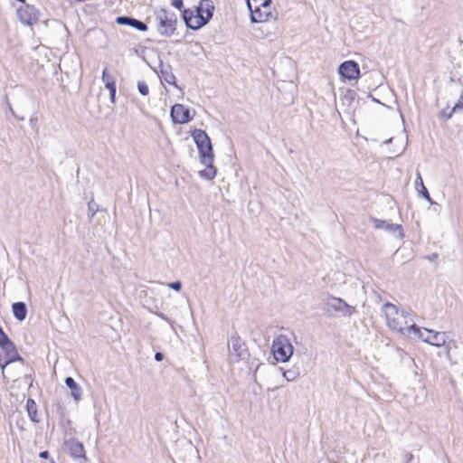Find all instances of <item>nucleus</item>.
<instances>
[{
    "label": "nucleus",
    "mask_w": 463,
    "mask_h": 463,
    "mask_svg": "<svg viewBox=\"0 0 463 463\" xmlns=\"http://www.w3.org/2000/svg\"><path fill=\"white\" fill-rule=\"evenodd\" d=\"M383 310L386 325L391 330L406 336L420 334V327L414 323L413 314L411 310L401 309L390 302H386L383 306Z\"/></svg>",
    "instance_id": "obj_1"
},
{
    "label": "nucleus",
    "mask_w": 463,
    "mask_h": 463,
    "mask_svg": "<svg viewBox=\"0 0 463 463\" xmlns=\"http://www.w3.org/2000/svg\"><path fill=\"white\" fill-rule=\"evenodd\" d=\"M415 186H416V189L420 195H421L424 199H426L430 203H433V201L429 194V191L423 184V181H422L420 172H417Z\"/></svg>",
    "instance_id": "obj_19"
},
{
    "label": "nucleus",
    "mask_w": 463,
    "mask_h": 463,
    "mask_svg": "<svg viewBox=\"0 0 463 463\" xmlns=\"http://www.w3.org/2000/svg\"><path fill=\"white\" fill-rule=\"evenodd\" d=\"M101 80H102L106 89L110 88V86H116L115 79L113 76L109 74L107 68H105L102 71Z\"/></svg>",
    "instance_id": "obj_22"
},
{
    "label": "nucleus",
    "mask_w": 463,
    "mask_h": 463,
    "mask_svg": "<svg viewBox=\"0 0 463 463\" xmlns=\"http://www.w3.org/2000/svg\"><path fill=\"white\" fill-rule=\"evenodd\" d=\"M0 355L21 358L7 335H4L0 338Z\"/></svg>",
    "instance_id": "obj_15"
},
{
    "label": "nucleus",
    "mask_w": 463,
    "mask_h": 463,
    "mask_svg": "<svg viewBox=\"0 0 463 463\" xmlns=\"http://www.w3.org/2000/svg\"><path fill=\"white\" fill-rule=\"evenodd\" d=\"M14 317L18 321H24L27 316V307L24 302H15L12 305Z\"/></svg>",
    "instance_id": "obj_18"
},
{
    "label": "nucleus",
    "mask_w": 463,
    "mask_h": 463,
    "mask_svg": "<svg viewBox=\"0 0 463 463\" xmlns=\"http://www.w3.org/2000/svg\"><path fill=\"white\" fill-rule=\"evenodd\" d=\"M254 5H261L263 9H269L271 0H250Z\"/></svg>",
    "instance_id": "obj_29"
},
{
    "label": "nucleus",
    "mask_w": 463,
    "mask_h": 463,
    "mask_svg": "<svg viewBox=\"0 0 463 463\" xmlns=\"http://www.w3.org/2000/svg\"><path fill=\"white\" fill-rule=\"evenodd\" d=\"M463 109V91L461 92L458 102L452 107V112H459Z\"/></svg>",
    "instance_id": "obj_30"
},
{
    "label": "nucleus",
    "mask_w": 463,
    "mask_h": 463,
    "mask_svg": "<svg viewBox=\"0 0 463 463\" xmlns=\"http://www.w3.org/2000/svg\"><path fill=\"white\" fill-rule=\"evenodd\" d=\"M21 358H16V357H11V356H4V355H0V367L2 368V370L4 371V369L11 363L16 361V360H20Z\"/></svg>",
    "instance_id": "obj_26"
},
{
    "label": "nucleus",
    "mask_w": 463,
    "mask_h": 463,
    "mask_svg": "<svg viewBox=\"0 0 463 463\" xmlns=\"http://www.w3.org/2000/svg\"><path fill=\"white\" fill-rule=\"evenodd\" d=\"M405 458H406V463H409L410 461H411V460H412V458H413V455H412L411 453H407V454L405 455Z\"/></svg>",
    "instance_id": "obj_38"
},
{
    "label": "nucleus",
    "mask_w": 463,
    "mask_h": 463,
    "mask_svg": "<svg viewBox=\"0 0 463 463\" xmlns=\"http://www.w3.org/2000/svg\"><path fill=\"white\" fill-rule=\"evenodd\" d=\"M229 354L233 362L245 360L249 356L246 344L241 340L237 333L231 335L228 340Z\"/></svg>",
    "instance_id": "obj_6"
},
{
    "label": "nucleus",
    "mask_w": 463,
    "mask_h": 463,
    "mask_svg": "<svg viewBox=\"0 0 463 463\" xmlns=\"http://www.w3.org/2000/svg\"><path fill=\"white\" fill-rule=\"evenodd\" d=\"M109 91V99L111 102H115V97L117 92V86H110L107 89Z\"/></svg>",
    "instance_id": "obj_32"
},
{
    "label": "nucleus",
    "mask_w": 463,
    "mask_h": 463,
    "mask_svg": "<svg viewBox=\"0 0 463 463\" xmlns=\"http://www.w3.org/2000/svg\"><path fill=\"white\" fill-rule=\"evenodd\" d=\"M192 137L196 144L199 152V158L202 165L206 168L199 171V175L205 180H213L217 173L213 163V149L211 139L207 133L202 129H194Z\"/></svg>",
    "instance_id": "obj_2"
},
{
    "label": "nucleus",
    "mask_w": 463,
    "mask_h": 463,
    "mask_svg": "<svg viewBox=\"0 0 463 463\" xmlns=\"http://www.w3.org/2000/svg\"><path fill=\"white\" fill-rule=\"evenodd\" d=\"M168 287L175 291L180 290L182 283L180 281H174L168 284Z\"/></svg>",
    "instance_id": "obj_33"
},
{
    "label": "nucleus",
    "mask_w": 463,
    "mask_h": 463,
    "mask_svg": "<svg viewBox=\"0 0 463 463\" xmlns=\"http://www.w3.org/2000/svg\"><path fill=\"white\" fill-rule=\"evenodd\" d=\"M372 222L375 229H383L391 233L397 232L398 234L396 237L398 239H402L404 237L403 230L401 224L390 223L384 220H380L374 217L372 218Z\"/></svg>",
    "instance_id": "obj_13"
},
{
    "label": "nucleus",
    "mask_w": 463,
    "mask_h": 463,
    "mask_svg": "<svg viewBox=\"0 0 463 463\" xmlns=\"http://www.w3.org/2000/svg\"><path fill=\"white\" fill-rule=\"evenodd\" d=\"M356 98V92L354 90H347L342 96L341 100L344 104L350 106Z\"/></svg>",
    "instance_id": "obj_23"
},
{
    "label": "nucleus",
    "mask_w": 463,
    "mask_h": 463,
    "mask_svg": "<svg viewBox=\"0 0 463 463\" xmlns=\"http://www.w3.org/2000/svg\"><path fill=\"white\" fill-rule=\"evenodd\" d=\"M397 352H398L399 356L401 357V359H403V356L406 355V353L402 349H401V348H398Z\"/></svg>",
    "instance_id": "obj_39"
},
{
    "label": "nucleus",
    "mask_w": 463,
    "mask_h": 463,
    "mask_svg": "<svg viewBox=\"0 0 463 463\" xmlns=\"http://www.w3.org/2000/svg\"><path fill=\"white\" fill-rule=\"evenodd\" d=\"M392 138H389V139H387L386 141H384V143H385V144L391 143V142H392Z\"/></svg>",
    "instance_id": "obj_41"
},
{
    "label": "nucleus",
    "mask_w": 463,
    "mask_h": 463,
    "mask_svg": "<svg viewBox=\"0 0 463 463\" xmlns=\"http://www.w3.org/2000/svg\"><path fill=\"white\" fill-rule=\"evenodd\" d=\"M64 445L68 449L71 457L86 460V451L80 441L70 439L64 442Z\"/></svg>",
    "instance_id": "obj_14"
},
{
    "label": "nucleus",
    "mask_w": 463,
    "mask_h": 463,
    "mask_svg": "<svg viewBox=\"0 0 463 463\" xmlns=\"http://www.w3.org/2000/svg\"><path fill=\"white\" fill-rule=\"evenodd\" d=\"M171 118L174 123L184 124L191 120L190 110L183 104H175L170 111Z\"/></svg>",
    "instance_id": "obj_12"
},
{
    "label": "nucleus",
    "mask_w": 463,
    "mask_h": 463,
    "mask_svg": "<svg viewBox=\"0 0 463 463\" xmlns=\"http://www.w3.org/2000/svg\"><path fill=\"white\" fill-rule=\"evenodd\" d=\"M99 212V205L94 202L93 198L88 203V215L91 220L95 214Z\"/></svg>",
    "instance_id": "obj_24"
},
{
    "label": "nucleus",
    "mask_w": 463,
    "mask_h": 463,
    "mask_svg": "<svg viewBox=\"0 0 463 463\" xmlns=\"http://www.w3.org/2000/svg\"><path fill=\"white\" fill-rule=\"evenodd\" d=\"M246 4L250 12V21L252 23H264L272 16L270 11L263 9L261 5H253L250 0H246Z\"/></svg>",
    "instance_id": "obj_9"
},
{
    "label": "nucleus",
    "mask_w": 463,
    "mask_h": 463,
    "mask_svg": "<svg viewBox=\"0 0 463 463\" xmlns=\"http://www.w3.org/2000/svg\"><path fill=\"white\" fill-rule=\"evenodd\" d=\"M116 23L120 25L131 26L139 32H146L147 30L146 24L131 16H118Z\"/></svg>",
    "instance_id": "obj_16"
},
{
    "label": "nucleus",
    "mask_w": 463,
    "mask_h": 463,
    "mask_svg": "<svg viewBox=\"0 0 463 463\" xmlns=\"http://www.w3.org/2000/svg\"><path fill=\"white\" fill-rule=\"evenodd\" d=\"M205 15H206V9L204 7L201 8V2H200L199 5L194 10V16H201V17L204 18Z\"/></svg>",
    "instance_id": "obj_31"
},
{
    "label": "nucleus",
    "mask_w": 463,
    "mask_h": 463,
    "mask_svg": "<svg viewBox=\"0 0 463 463\" xmlns=\"http://www.w3.org/2000/svg\"><path fill=\"white\" fill-rule=\"evenodd\" d=\"M437 257H438V255H437L436 253H434V254H432L431 256H430L428 259H429L430 260H432L436 259Z\"/></svg>",
    "instance_id": "obj_40"
},
{
    "label": "nucleus",
    "mask_w": 463,
    "mask_h": 463,
    "mask_svg": "<svg viewBox=\"0 0 463 463\" xmlns=\"http://www.w3.org/2000/svg\"><path fill=\"white\" fill-rule=\"evenodd\" d=\"M424 331L428 334L424 336L423 333L420 329L419 335H413L415 338L421 339L423 342L428 343L431 345L439 347L446 345V333L445 332H435L427 328Z\"/></svg>",
    "instance_id": "obj_7"
},
{
    "label": "nucleus",
    "mask_w": 463,
    "mask_h": 463,
    "mask_svg": "<svg viewBox=\"0 0 463 463\" xmlns=\"http://www.w3.org/2000/svg\"><path fill=\"white\" fill-rule=\"evenodd\" d=\"M26 407H27V411H28V415H29L30 419L33 422H39V420L36 419V413H37L36 404L33 399H28Z\"/></svg>",
    "instance_id": "obj_21"
},
{
    "label": "nucleus",
    "mask_w": 463,
    "mask_h": 463,
    "mask_svg": "<svg viewBox=\"0 0 463 463\" xmlns=\"http://www.w3.org/2000/svg\"><path fill=\"white\" fill-rule=\"evenodd\" d=\"M52 463H54V461H52Z\"/></svg>",
    "instance_id": "obj_43"
},
{
    "label": "nucleus",
    "mask_w": 463,
    "mask_h": 463,
    "mask_svg": "<svg viewBox=\"0 0 463 463\" xmlns=\"http://www.w3.org/2000/svg\"><path fill=\"white\" fill-rule=\"evenodd\" d=\"M454 113L455 112H452V108L450 109L449 106H447V108L443 109L439 112V118H443L444 120H448L452 117Z\"/></svg>",
    "instance_id": "obj_27"
},
{
    "label": "nucleus",
    "mask_w": 463,
    "mask_h": 463,
    "mask_svg": "<svg viewBox=\"0 0 463 463\" xmlns=\"http://www.w3.org/2000/svg\"><path fill=\"white\" fill-rule=\"evenodd\" d=\"M172 5L175 8L182 11V8L184 7V1L183 0H173Z\"/></svg>",
    "instance_id": "obj_34"
},
{
    "label": "nucleus",
    "mask_w": 463,
    "mask_h": 463,
    "mask_svg": "<svg viewBox=\"0 0 463 463\" xmlns=\"http://www.w3.org/2000/svg\"><path fill=\"white\" fill-rule=\"evenodd\" d=\"M329 309L341 313L343 316L350 317L354 312V307L348 305L339 298L331 297L326 301Z\"/></svg>",
    "instance_id": "obj_10"
},
{
    "label": "nucleus",
    "mask_w": 463,
    "mask_h": 463,
    "mask_svg": "<svg viewBox=\"0 0 463 463\" xmlns=\"http://www.w3.org/2000/svg\"><path fill=\"white\" fill-rule=\"evenodd\" d=\"M17 16L22 24L32 25L38 20V10L33 5H26L17 10Z\"/></svg>",
    "instance_id": "obj_11"
},
{
    "label": "nucleus",
    "mask_w": 463,
    "mask_h": 463,
    "mask_svg": "<svg viewBox=\"0 0 463 463\" xmlns=\"http://www.w3.org/2000/svg\"><path fill=\"white\" fill-rule=\"evenodd\" d=\"M164 359V354L160 352L155 354V360L157 362H161Z\"/></svg>",
    "instance_id": "obj_36"
},
{
    "label": "nucleus",
    "mask_w": 463,
    "mask_h": 463,
    "mask_svg": "<svg viewBox=\"0 0 463 463\" xmlns=\"http://www.w3.org/2000/svg\"><path fill=\"white\" fill-rule=\"evenodd\" d=\"M158 317H160L161 319L165 320V322L169 323L170 325L173 324V321L166 316L165 315L164 313L162 312H156L155 313Z\"/></svg>",
    "instance_id": "obj_35"
},
{
    "label": "nucleus",
    "mask_w": 463,
    "mask_h": 463,
    "mask_svg": "<svg viewBox=\"0 0 463 463\" xmlns=\"http://www.w3.org/2000/svg\"><path fill=\"white\" fill-rule=\"evenodd\" d=\"M65 384L71 390V396L76 402L81 400L82 390L75 380L69 376L65 378Z\"/></svg>",
    "instance_id": "obj_17"
},
{
    "label": "nucleus",
    "mask_w": 463,
    "mask_h": 463,
    "mask_svg": "<svg viewBox=\"0 0 463 463\" xmlns=\"http://www.w3.org/2000/svg\"><path fill=\"white\" fill-rule=\"evenodd\" d=\"M154 16L156 31L161 36L171 37L175 34L177 16L173 11L160 8L154 12Z\"/></svg>",
    "instance_id": "obj_3"
},
{
    "label": "nucleus",
    "mask_w": 463,
    "mask_h": 463,
    "mask_svg": "<svg viewBox=\"0 0 463 463\" xmlns=\"http://www.w3.org/2000/svg\"><path fill=\"white\" fill-rule=\"evenodd\" d=\"M298 375H299L298 371L295 370V369L286 370L283 372V376L288 382H292V381L296 380L298 377Z\"/></svg>",
    "instance_id": "obj_25"
},
{
    "label": "nucleus",
    "mask_w": 463,
    "mask_h": 463,
    "mask_svg": "<svg viewBox=\"0 0 463 463\" xmlns=\"http://www.w3.org/2000/svg\"><path fill=\"white\" fill-rule=\"evenodd\" d=\"M49 456H50V454H49V451H47V450H43V451L40 452V454H39V457L41 458H44V459L48 458Z\"/></svg>",
    "instance_id": "obj_37"
},
{
    "label": "nucleus",
    "mask_w": 463,
    "mask_h": 463,
    "mask_svg": "<svg viewBox=\"0 0 463 463\" xmlns=\"http://www.w3.org/2000/svg\"><path fill=\"white\" fill-rule=\"evenodd\" d=\"M271 350L278 362H288L294 351L290 337L283 334L277 335L273 339Z\"/></svg>",
    "instance_id": "obj_5"
},
{
    "label": "nucleus",
    "mask_w": 463,
    "mask_h": 463,
    "mask_svg": "<svg viewBox=\"0 0 463 463\" xmlns=\"http://www.w3.org/2000/svg\"><path fill=\"white\" fill-rule=\"evenodd\" d=\"M137 90L142 96H146L149 93V88L145 81L140 80L137 82Z\"/></svg>",
    "instance_id": "obj_28"
},
{
    "label": "nucleus",
    "mask_w": 463,
    "mask_h": 463,
    "mask_svg": "<svg viewBox=\"0 0 463 463\" xmlns=\"http://www.w3.org/2000/svg\"><path fill=\"white\" fill-rule=\"evenodd\" d=\"M338 73L344 79L355 80L360 76V68L356 61H345L339 65Z\"/></svg>",
    "instance_id": "obj_8"
},
{
    "label": "nucleus",
    "mask_w": 463,
    "mask_h": 463,
    "mask_svg": "<svg viewBox=\"0 0 463 463\" xmlns=\"http://www.w3.org/2000/svg\"><path fill=\"white\" fill-rule=\"evenodd\" d=\"M196 452H197V458H198V459L200 460V459H201V456H200V454H199V450H198V449H196Z\"/></svg>",
    "instance_id": "obj_42"
},
{
    "label": "nucleus",
    "mask_w": 463,
    "mask_h": 463,
    "mask_svg": "<svg viewBox=\"0 0 463 463\" xmlns=\"http://www.w3.org/2000/svg\"><path fill=\"white\" fill-rule=\"evenodd\" d=\"M206 9L205 17L194 16V11L189 8L182 11V18L185 25L192 30H198L204 26L213 17L214 5L212 0H201V8Z\"/></svg>",
    "instance_id": "obj_4"
},
{
    "label": "nucleus",
    "mask_w": 463,
    "mask_h": 463,
    "mask_svg": "<svg viewBox=\"0 0 463 463\" xmlns=\"http://www.w3.org/2000/svg\"><path fill=\"white\" fill-rule=\"evenodd\" d=\"M160 72H161L162 79L166 83H168L170 85H174L175 87L178 88L176 81H175V76L172 72L170 67H167V68L162 67Z\"/></svg>",
    "instance_id": "obj_20"
}]
</instances>
